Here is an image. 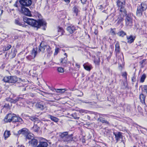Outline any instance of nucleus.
Here are the masks:
<instances>
[{
	"label": "nucleus",
	"mask_w": 147,
	"mask_h": 147,
	"mask_svg": "<svg viewBox=\"0 0 147 147\" xmlns=\"http://www.w3.org/2000/svg\"><path fill=\"white\" fill-rule=\"evenodd\" d=\"M82 102L83 103H89V102H87V101H85L84 100L82 101Z\"/></svg>",
	"instance_id": "69168bd1"
},
{
	"label": "nucleus",
	"mask_w": 147,
	"mask_h": 147,
	"mask_svg": "<svg viewBox=\"0 0 147 147\" xmlns=\"http://www.w3.org/2000/svg\"><path fill=\"white\" fill-rule=\"evenodd\" d=\"M74 78H77L79 75V74L77 73H74L72 74Z\"/></svg>",
	"instance_id": "49530a36"
},
{
	"label": "nucleus",
	"mask_w": 147,
	"mask_h": 147,
	"mask_svg": "<svg viewBox=\"0 0 147 147\" xmlns=\"http://www.w3.org/2000/svg\"><path fill=\"white\" fill-rule=\"evenodd\" d=\"M48 145L46 142H40L39 144L36 147H47Z\"/></svg>",
	"instance_id": "6ab92c4d"
},
{
	"label": "nucleus",
	"mask_w": 147,
	"mask_h": 147,
	"mask_svg": "<svg viewBox=\"0 0 147 147\" xmlns=\"http://www.w3.org/2000/svg\"><path fill=\"white\" fill-rule=\"evenodd\" d=\"M10 135V131H6L4 134V136L5 137V139L6 140L8 138Z\"/></svg>",
	"instance_id": "cd10ccee"
},
{
	"label": "nucleus",
	"mask_w": 147,
	"mask_h": 147,
	"mask_svg": "<svg viewBox=\"0 0 147 147\" xmlns=\"http://www.w3.org/2000/svg\"><path fill=\"white\" fill-rule=\"evenodd\" d=\"M147 8L146 2H142L137 7L136 12L138 16L141 17L142 15L143 12L146 10Z\"/></svg>",
	"instance_id": "f03ea898"
},
{
	"label": "nucleus",
	"mask_w": 147,
	"mask_h": 147,
	"mask_svg": "<svg viewBox=\"0 0 147 147\" xmlns=\"http://www.w3.org/2000/svg\"><path fill=\"white\" fill-rule=\"evenodd\" d=\"M101 122L103 123H105L106 124H108L109 122L105 120L104 119V118L102 117V120Z\"/></svg>",
	"instance_id": "de8ad7c7"
},
{
	"label": "nucleus",
	"mask_w": 147,
	"mask_h": 147,
	"mask_svg": "<svg viewBox=\"0 0 147 147\" xmlns=\"http://www.w3.org/2000/svg\"><path fill=\"white\" fill-rule=\"evenodd\" d=\"M135 37H133L132 36H127V42L131 43L134 41Z\"/></svg>",
	"instance_id": "dca6fc26"
},
{
	"label": "nucleus",
	"mask_w": 147,
	"mask_h": 147,
	"mask_svg": "<svg viewBox=\"0 0 147 147\" xmlns=\"http://www.w3.org/2000/svg\"><path fill=\"white\" fill-rule=\"evenodd\" d=\"M72 116L74 119H78L79 118V117H78L77 116L76 113L72 114Z\"/></svg>",
	"instance_id": "37998d69"
},
{
	"label": "nucleus",
	"mask_w": 147,
	"mask_h": 147,
	"mask_svg": "<svg viewBox=\"0 0 147 147\" xmlns=\"http://www.w3.org/2000/svg\"><path fill=\"white\" fill-rule=\"evenodd\" d=\"M68 132L66 131L62 133H61V135H60L62 139L63 140L67 136L68 134Z\"/></svg>",
	"instance_id": "bb28decb"
},
{
	"label": "nucleus",
	"mask_w": 147,
	"mask_h": 147,
	"mask_svg": "<svg viewBox=\"0 0 147 147\" xmlns=\"http://www.w3.org/2000/svg\"><path fill=\"white\" fill-rule=\"evenodd\" d=\"M102 120V117H100L99 118L97 119V121L100 122H101Z\"/></svg>",
	"instance_id": "4d7b16f0"
},
{
	"label": "nucleus",
	"mask_w": 147,
	"mask_h": 147,
	"mask_svg": "<svg viewBox=\"0 0 147 147\" xmlns=\"http://www.w3.org/2000/svg\"><path fill=\"white\" fill-rule=\"evenodd\" d=\"M64 1L67 3H69L70 2V0H64Z\"/></svg>",
	"instance_id": "0e129e2a"
},
{
	"label": "nucleus",
	"mask_w": 147,
	"mask_h": 147,
	"mask_svg": "<svg viewBox=\"0 0 147 147\" xmlns=\"http://www.w3.org/2000/svg\"><path fill=\"white\" fill-rule=\"evenodd\" d=\"M94 63L97 65H98L100 62V58L99 57H96L94 60Z\"/></svg>",
	"instance_id": "72a5a7b5"
},
{
	"label": "nucleus",
	"mask_w": 147,
	"mask_h": 147,
	"mask_svg": "<svg viewBox=\"0 0 147 147\" xmlns=\"http://www.w3.org/2000/svg\"><path fill=\"white\" fill-rule=\"evenodd\" d=\"M117 34L119 36L123 37L124 36L126 35L125 32L123 31L119 32L117 33Z\"/></svg>",
	"instance_id": "f704fd0d"
},
{
	"label": "nucleus",
	"mask_w": 147,
	"mask_h": 147,
	"mask_svg": "<svg viewBox=\"0 0 147 147\" xmlns=\"http://www.w3.org/2000/svg\"><path fill=\"white\" fill-rule=\"evenodd\" d=\"M49 117L52 121L55 122H57L59 120L56 117L52 116L51 115H49Z\"/></svg>",
	"instance_id": "393cba45"
},
{
	"label": "nucleus",
	"mask_w": 147,
	"mask_h": 147,
	"mask_svg": "<svg viewBox=\"0 0 147 147\" xmlns=\"http://www.w3.org/2000/svg\"><path fill=\"white\" fill-rule=\"evenodd\" d=\"M59 48H56L55 49V53L57 54L59 52Z\"/></svg>",
	"instance_id": "5fc2aeb1"
},
{
	"label": "nucleus",
	"mask_w": 147,
	"mask_h": 147,
	"mask_svg": "<svg viewBox=\"0 0 147 147\" xmlns=\"http://www.w3.org/2000/svg\"><path fill=\"white\" fill-rule=\"evenodd\" d=\"M10 76H5L3 80L4 82H6L9 83V80H10Z\"/></svg>",
	"instance_id": "58836bf2"
},
{
	"label": "nucleus",
	"mask_w": 147,
	"mask_h": 147,
	"mask_svg": "<svg viewBox=\"0 0 147 147\" xmlns=\"http://www.w3.org/2000/svg\"><path fill=\"white\" fill-rule=\"evenodd\" d=\"M21 11L22 13L24 14L26 16H30L31 15L30 11L29 9L24 7H21Z\"/></svg>",
	"instance_id": "6e6552de"
},
{
	"label": "nucleus",
	"mask_w": 147,
	"mask_h": 147,
	"mask_svg": "<svg viewBox=\"0 0 147 147\" xmlns=\"http://www.w3.org/2000/svg\"><path fill=\"white\" fill-rule=\"evenodd\" d=\"M133 14L129 13L126 16L125 21V25L127 26L130 27L132 25Z\"/></svg>",
	"instance_id": "7ed1b4c3"
},
{
	"label": "nucleus",
	"mask_w": 147,
	"mask_h": 147,
	"mask_svg": "<svg viewBox=\"0 0 147 147\" xmlns=\"http://www.w3.org/2000/svg\"><path fill=\"white\" fill-rule=\"evenodd\" d=\"M120 52V46L118 42H117L115 45V52L116 55L119 53Z\"/></svg>",
	"instance_id": "a211bd4d"
},
{
	"label": "nucleus",
	"mask_w": 147,
	"mask_h": 147,
	"mask_svg": "<svg viewBox=\"0 0 147 147\" xmlns=\"http://www.w3.org/2000/svg\"><path fill=\"white\" fill-rule=\"evenodd\" d=\"M26 139H28L30 140H32L34 137L33 136H32L30 134H28V133L26 135Z\"/></svg>",
	"instance_id": "e433bc0d"
},
{
	"label": "nucleus",
	"mask_w": 147,
	"mask_h": 147,
	"mask_svg": "<svg viewBox=\"0 0 147 147\" xmlns=\"http://www.w3.org/2000/svg\"><path fill=\"white\" fill-rule=\"evenodd\" d=\"M22 98H20V97H17L16 99H14V100H15V101L16 102H17V101H18L19 100V99H22Z\"/></svg>",
	"instance_id": "6e6d98bb"
},
{
	"label": "nucleus",
	"mask_w": 147,
	"mask_h": 147,
	"mask_svg": "<svg viewBox=\"0 0 147 147\" xmlns=\"http://www.w3.org/2000/svg\"><path fill=\"white\" fill-rule=\"evenodd\" d=\"M37 52V49L36 48L33 49L31 52V55H30L26 57L27 59L29 61H31L34 59L35 58Z\"/></svg>",
	"instance_id": "39448f33"
},
{
	"label": "nucleus",
	"mask_w": 147,
	"mask_h": 147,
	"mask_svg": "<svg viewBox=\"0 0 147 147\" xmlns=\"http://www.w3.org/2000/svg\"><path fill=\"white\" fill-rule=\"evenodd\" d=\"M113 134L115 135V138L117 142L119 141L121 139H122L123 136L122 133L119 131L114 132Z\"/></svg>",
	"instance_id": "1a4fd4ad"
},
{
	"label": "nucleus",
	"mask_w": 147,
	"mask_h": 147,
	"mask_svg": "<svg viewBox=\"0 0 147 147\" xmlns=\"http://www.w3.org/2000/svg\"><path fill=\"white\" fill-rule=\"evenodd\" d=\"M73 10L74 12L76 13V16H77L78 11V7L77 6L75 5L73 8Z\"/></svg>",
	"instance_id": "c756f323"
},
{
	"label": "nucleus",
	"mask_w": 147,
	"mask_h": 147,
	"mask_svg": "<svg viewBox=\"0 0 147 147\" xmlns=\"http://www.w3.org/2000/svg\"><path fill=\"white\" fill-rule=\"evenodd\" d=\"M127 74L126 72H124L122 73V76L125 77V79L127 78Z\"/></svg>",
	"instance_id": "09e8293b"
},
{
	"label": "nucleus",
	"mask_w": 147,
	"mask_h": 147,
	"mask_svg": "<svg viewBox=\"0 0 147 147\" xmlns=\"http://www.w3.org/2000/svg\"><path fill=\"white\" fill-rule=\"evenodd\" d=\"M11 47V45L8 44L6 46L4 47L3 50L4 51H7L10 49Z\"/></svg>",
	"instance_id": "7c9ffc66"
},
{
	"label": "nucleus",
	"mask_w": 147,
	"mask_h": 147,
	"mask_svg": "<svg viewBox=\"0 0 147 147\" xmlns=\"http://www.w3.org/2000/svg\"><path fill=\"white\" fill-rule=\"evenodd\" d=\"M72 135L71 134L69 135H68V134L63 141H64L65 142H68L70 141H72Z\"/></svg>",
	"instance_id": "412c9836"
},
{
	"label": "nucleus",
	"mask_w": 147,
	"mask_h": 147,
	"mask_svg": "<svg viewBox=\"0 0 147 147\" xmlns=\"http://www.w3.org/2000/svg\"><path fill=\"white\" fill-rule=\"evenodd\" d=\"M146 61V59H143L142 61H141L140 62V64L141 65H142Z\"/></svg>",
	"instance_id": "864d4df0"
},
{
	"label": "nucleus",
	"mask_w": 147,
	"mask_h": 147,
	"mask_svg": "<svg viewBox=\"0 0 147 147\" xmlns=\"http://www.w3.org/2000/svg\"><path fill=\"white\" fill-rule=\"evenodd\" d=\"M33 147H36L38 143L37 140L33 138L32 140H29L28 142Z\"/></svg>",
	"instance_id": "9b49d317"
},
{
	"label": "nucleus",
	"mask_w": 147,
	"mask_h": 147,
	"mask_svg": "<svg viewBox=\"0 0 147 147\" xmlns=\"http://www.w3.org/2000/svg\"><path fill=\"white\" fill-rule=\"evenodd\" d=\"M28 129L26 128H24L18 131L19 134H22L26 136L28 133Z\"/></svg>",
	"instance_id": "4468645a"
},
{
	"label": "nucleus",
	"mask_w": 147,
	"mask_h": 147,
	"mask_svg": "<svg viewBox=\"0 0 147 147\" xmlns=\"http://www.w3.org/2000/svg\"><path fill=\"white\" fill-rule=\"evenodd\" d=\"M57 70L60 73H63L64 71L63 68L61 67H58Z\"/></svg>",
	"instance_id": "a19ab883"
},
{
	"label": "nucleus",
	"mask_w": 147,
	"mask_h": 147,
	"mask_svg": "<svg viewBox=\"0 0 147 147\" xmlns=\"http://www.w3.org/2000/svg\"><path fill=\"white\" fill-rule=\"evenodd\" d=\"M116 4L119 8H121L125 6V0H117Z\"/></svg>",
	"instance_id": "0eeeda50"
},
{
	"label": "nucleus",
	"mask_w": 147,
	"mask_h": 147,
	"mask_svg": "<svg viewBox=\"0 0 147 147\" xmlns=\"http://www.w3.org/2000/svg\"><path fill=\"white\" fill-rule=\"evenodd\" d=\"M117 17V19L116 20L117 21V23L118 25H119L121 22L123 21V18L124 17H123L122 16L119 15Z\"/></svg>",
	"instance_id": "f3484780"
},
{
	"label": "nucleus",
	"mask_w": 147,
	"mask_h": 147,
	"mask_svg": "<svg viewBox=\"0 0 147 147\" xmlns=\"http://www.w3.org/2000/svg\"><path fill=\"white\" fill-rule=\"evenodd\" d=\"M18 2L17 1H16L15 3L14 4V6L16 7H18V5H17Z\"/></svg>",
	"instance_id": "bf43d9fd"
},
{
	"label": "nucleus",
	"mask_w": 147,
	"mask_h": 147,
	"mask_svg": "<svg viewBox=\"0 0 147 147\" xmlns=\"http://www.w3.org/2000/svg\"><path fill=\"white\" fill-rule=\"evenodd\" d=\"M49 54H50L52 53V51L51 50V48L48 45H47L46 51Z\"/></svg>",
	"instance_id": "c85d7f7f"
},
{
	"label": "nucleus",
	"mask_w": 147,
	"mask_h": 147,
	"mask_svg": "<svg viewBox=\"0 0 147 147\" xmlns=\"http://www.w3.org/2000/svg\"><path fill=\"white\" fill-rule=\"evenodd\" d=\"M111 32L112 35H114L115 34V32L112 30H111Z\"/></svg>",
	"instance_id": "13d9d810"
},
{
	"label": "nucleus",
	"mask_w": 147,
	"mask_h": 147,
	"mask_svg": "<svg viewBox=\"0 0 147 147\" xmlns=\"http://www.w3.org/2000/svg\"><path fill=\"white\" fill-rule=\"evenodd\" d=\"M94 33L96 34V35L98 34V30H95Z\"/></svg>",
	"instance_id": "e2e57ef3"
},
{
	"label": "nucleus",
	"mask_w": 147,
	"mask_h": 147,
	"mask_svg": "<svg viewBox=\"0 0 147 147\" xmlns=\"http://www.w3.org/2000/svg\"><path fill=\"white\" fill-rule=\"evenodd\" d=\"M65 58L63 59H62L61 61V62L62 63V64L65 63L66 62V60H64V59Z\"/></svg>",
	"instance_id": "3c124183"
},
{
	"label": "nucleus",
	"mask_w": 147,
	"mask_h": 147,
	"mask_svg": "<svg viewBox=\"0 0 147 147\" xmlns=\"http://www.w3.org/2000/svg\"><path fill=\"white\" fill-rule=\"evenodd\" d=\"M18 36H15L14 37V39L15 40H16V39H18Z\"/></svg>",
	"instance_id": "338daca9"
},
{
	"label": "nucleus",
	"mask_w": 147,
	"mask_h": 147,
	"mask_svg": "<svg viewBox=\"0 0 147 147\" xmlns=\"http://www.w3.org/2000/svg\"><path fill=\"white\" fill-rule=\"evenodd\" d=\"M146 77V76L145 74H143L141 78L140 82H143L144 81Z\"/></svg>",
	"instance_id": "c9c22d12"
},
{
	"label": "nucleus",
	"mask_w": 147,
	"mask_h": 147,
	"mask_svg": "<svg viewBox=\"0 0 147 147\" xmlns=\"http://www.w3.org/2000/svg\"><path fill=\"white\" fill-rule=\"evenodd\" d=\"M56 92L57 93H62L64 92L65 91V89H55Z\"/></svg>",
	"instance_id": "2f4dec72"
},
{
	"label": "nucleus",
	"mask_w": 147,
	"mask_h": 147,
	"mask_svg": "<svg viewBox=\"0 0 147 147\" xmlns=\"http://www.w3.org/2000/svg\"><path fill=\"white\" fill-rule=\"evenodd\" d=\"M36 107L40 110H42L44 109V106L40 103H37L35 105Z\"/></svg>",
	"instance_id": "5701e85b"
},
{
	"label": "nucleus",
	"mask_w": 147,
	"mask_h": 147,
	"mask_svg": "<svg viewBox=\"0 0 147 147\" xmlns=\"http://www.w3.org/2000/svg\"><path fill=\"white\" fill-rule=\"evenodd\" d=\"M47 45H43L42 43L38 47V52H41L42 53H44L46 51V49L47 48Z\"/></svg>",
	"instance_id": "f8f14e48"
},
{
	"label": "nucleus",
	"mask_w": 147,
	"mask_h": 147,
	"mask_svg": "<svg viewBox=\"0 0 147 147\" xmlns=\"http://www.w3.org/2000/svg\"><path fill=\"white\" fill-rule=\"evenodd\" d=\"M76 66L78 68H79L80 67V65L78 64V63H76Z\"/></svg>",
	"instance_id": "680f3d73"
},
{
	"label": "nucleus",
	"mask_w": 147,
	"mask_h": 147,
	"mask_svg": "<svg viewBox=\"0 0 147 147\" xmlns=\"http://www.w3.org/2000/svg\"><path fill=\"white\" fill-rule=\"evenodd\" d=\"M94 147H100V146L99 145H97L95 146H94Z\"/></svg>",
	"instance_id": "774afa93"
},
{
	"label": "nucleus",
	"mask_w": 147,
	"mask_h": 147,
	"mask_svg": "<svg viewBox=\"0 0 147 147\" xmlns=\"http://www.w3.org/2000/svg\"><path fill=\"white\" fill-rule=\"evenodd\" d=\"M57 31L58 32V34L60 35V36L63 35L64 32L63 28L59 27H58Z\"/></svg>",
	"instance_id": "b1692460"
},
{
	"label": "nucleus",
	"mask_w": 147,
	"mask_h": 147,
	"mask_svg": "<svg viewBox=\"0 0 147 147\" xmlns=\"http://www.w3.org/2000/svg\"><path fill=\"white\" fill-rule=\"evenodd\" d=\"M30 119L31 121L35 122L38 121V119L35 117H31L29 118Z\"/></svg>",
	"instance_id": "4c0bfd02"
},
{
	"label": "nucleus",
	"mask_w": 147,
	"mask_h": 147,
	"mask_svg": "<svg viewBox=\"0 0 147 147\" xmlns=\"http://www.w3.org/2000/svg\"><path fill=\"white\" fill-rule=\"evenodd\" d=\"M5 100L6 101L9 102H11V100H12V98H6L5 99Z\"/></svg>",
	"instance_id": "8fccbe9b"
},
{
	"label": "nucleus",
	"mask_w": 147,
	"mask_h": 147,
	"mask_svg": "<svg viewBox=\"0 0 147 147\" xmlns=\"http://www.w3.org/2000/svg\"><path fill=\"white\" fill-rule=\"evenodd\" d=\"M81 3L83 4H85L87 2V0H81Z\"/></svg>",
	"instance_id": "603ef678"
},
{
	"label": "nucleus",
	"mask_w": 147,
	"mask_h": 147,
	"mask_svg": "<svg viewBox=\"0 0 147 147\" xmlns=\"http://www.w3.org/2000/svg\"><path fill=\"white\" fill-rule=\"evenodd\" d=\"M21 6H29L32 3L31 0H20L19 1Z\"/></svg>",
	"instance_id": "423d86ee"
},
{
	"label": "nucleus",
	"mask_w": 147,
	"mask_h": 147,
	"mask_svg": "<svg viewBox=\"0 0 147 147\" xmlns=\"http://www.w3.org/2000/svg\"><path fill=\"white\" fill-rule=\"evenodd\" d=\"M83 66H84V68L87 71H90L91 69V68H90V66L87 65H86V64H84Z\"/></svg>",
	"instance_id": "ea45409f"
},
{
	"label": "nucleus",
	"mask_w": 147,
	"mask_h": 147,
	"mask_svg": "<svg viewBox=\"0 0 147 147\" xmlns=\"http://www.w3.org/2000/svg\"><path fill=\"white\" fill-rule=\"evenodd\" d=\"M11 115V113L7 114L5 117L4 119V121L5 123H10L11 122V120H10Z\"/></svg>",
	"instance_id": "2eb2a0df"
},
{
	"label": "nucleus",
	"mask_w": 147,
	"mask_h": 147,
	"mask_svg": "<svg viewBox=\"0 0 147 147\" xmlns=\"http://www.w3.org/2000/svg\"><path fill=\"white\" fill-rule=\"evenodd\" d=\"M15 23L16 24H18L20 26L22 25V24L18 20L16 19L15 20Z\"/></svg>",
	"instance_id": "a18cd8bd"
},
{
	"label": "nucleus",
	"mask_w": 147,
	"mask_h": 147,
	"mask_svg": "<svg viewBox=\"0 0 147 147\" xmlns=\"http://www.w3.org/2000/svg\"><path fill=\"white\" fill-rule=\"evenodd\" d=\"M11 115L10 120H11V122L14 123L19 122L22 123L23 120L21 118L17 117L16 115L14 114L11 113Z\"/></svg>",
	"instance_id": "20e7f679"
},
{
	"label": "nucleus",
	"mask_w": 147,
	"mask_h": 147,
	"mask_svg": "<svg viewBox=\"0 0 147 147\" xmlns=\"http://www.w3.org/2000/svg\"><path fill=\"white\" fill-rule=\"evenodd\" d=\"M40 128L36 125H34L33 127L31 128V129L35 132H37L39 130Z\"/></svg>",
	"instance_id": "a878e982"
},
{
	"label": "nucleus",
	"mask_w": 147,
	"mask_h": 147,
	"mask_svg": "<svg viewBox=\"0 0 147 147\" xmlns=\"http://www.w3.org/2000/svg\"><path fill=\"white\" fill-rule=\"evenodd\" d=\"M11 106V104L10 105L9 103H6L4 105L3 107L7 109H10Z\"/></svg>",
	"instance_id": "473e14b6"
},
{
	"label": "nucleus",
	"mask_w": 147,
	"mask_h": 147,
	"mask_svg": "<svg viewBox=\"0 0 147 147\" xmlns=\"http://www.w3.org/2000/svg\"><path fill=\"white\" fill-rule=\"evenodd\" d=\"M143 90L147 94V85H144L143 88Z\"/></svg>",
	"instance_id": "c03bdc74"
},
{
	"label": "nucleus",
	"mask_w": 147,
	"mask_h": 147,
	"mask_svg": "<svg viewBox=\"0 0 147 147\" xmlns=\"http://www.w3.org/2000/svg\"><path fill=\"white\" fill-rule=\"evenodd\" d=\"M23 20L28 24L37 28V30L41 26L46 25V24L45 22L43 20H39L37 21L32 19L24 17Z\"/></svg>",
	"instance_id": "f257e3e1"
},
{
	"label": "nucleus",
	"mask_w": 147,
	"mask_h": 147,
	"mask_svg": "<svg viewBox=\"0 0 147 147\" xmlns=\"http://www.w3.org/2000/svg\"><path fill=\"white\" fill-rule=\"evenodd\" d=\"M146 96L143 94H142L140 95L139 98L140 102L144 104L145 102V100Z\"/></svg>",
	"instance_id": "4be33fe9"
},
{
	"label": "nucleus",
	"mask_w": 147,
	"mask_h": 147,
	"mask_svg": "<svg viewBox=\"0 0 147 147\" xmlns=\"http://www.w3.org/2000/svg\"><path fill=\"white\" fill-rule=\"evenodd\" d=\"M9 83H15L17 81V78L16 76H10Z\"/></svg>",
	"instance_id": "aec40b11"
},
{
	"label": "nucleus",
	"mask_w": 147,
	"mask_h": 147,
	"mask_svg": "<svg viewBox=\"0 0 147 147\" xmlns=\"http://www.w3.org/2000/svg\"><path fill=\"white\" fill-rule=\"evenodd\" d=\"M118 10L119 11V15L122 16L123 17H124L127 15V11L125 7L118 8Z\"/></svg>",
	"instance_id": "9d476101"
},
{
	"label": "nucleus",
	"mask_w": 147,
	"mask_h": 147,
	"mask_svg": "<svg viewBox=\"0 0 147 147\" xmlns=\"http://www.w3.org/2000/svg\"><path fill=\"white\" fill-rule=\"evenodd\" d=\"M16 52L14 51L13 52H12L10 54L12 56V58H13L15 57L16 55Z\"/></svg>",
	"instance_id": "79ce46f5"
},
{
	"label": "nucleus",
	"mask_w": 147,
	"mask_h": 147,
	"mask_svg": "<svg viewBox=\"0 0 147 147\" xmlns=\"http://www.w3.org/2000/svg\"><path fill=\"white\" fill-rule=\"evenodd\" d=\"M66 30L70 34H72L75 32L76 30V29L75 26L71 25L68 27Z\"/></svg>",
	"instance_id": "ddd939ff"
},
{
	"label": "nucleus",
	"mask_w": 147,
	"mask_h": 147,
	"mask_svg": "<svg viewBox=\"0 0 147 147\" xmlns=\"http://www.w3.org/2000/svg\"><path fill=\"white\" fill-rule=\"evenodd\" d=\"M11 103H16V102L15 101V100L13 99H12V100H11Z\"/></svg>",
	"instance_id": "052dcab7"
}]
</instances>
